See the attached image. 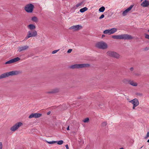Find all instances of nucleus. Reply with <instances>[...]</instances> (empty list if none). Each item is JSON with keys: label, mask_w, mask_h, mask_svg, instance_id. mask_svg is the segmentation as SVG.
Returning a JSON list of instances; mask_svg holds the SVG:
<instances>
[{"label": "nucleus", "mask_w": 149, "mask_h": 149, "mask_svg": "<svg viewBox=\"0 0 149 149\" xmlns=\"http://www.w3.org/2000/svg\"><path fill=\"white\" fill-rule=\"evenodd\" d=\"M82 28V27L81 26L79 25H77L72 26L70 28V29H73L74 31H78Z\"/></svg>", "instance_id": "ddd939ff"}, {"label": "nucleus", "mask_w": 149, "mask_h": 149, "mask_svg": "<svg viewBox=\"0 0 149 149\" xmlns=\"http://www.w3.org/2000/svg\"><path fill=\"white\" fill-rule=\"evenodd\" d=\"M96 46L97 47L103 49H105L107 48V46L106 43L102 42H99L96 44Z\"/></svg>", "instance_id": "20e7f679"}, {"label": "nucleus", "mask_w": 149, "mask_h": 149, "mask_svg": "<svg viewBox=\"0 0 149 149\" xmlns=\"http://www.w3.org/2000/svg\"><path fill=\"white\" fill-rule=\"evenodd\" d=\"M28 27L31 30L34 29H35V26L33 24H30L28 25Z\"/></svg>", "instance_id": "f3484780"}, {"label": "nucleus", "mask_w": 149, "mask_h": 149, "mask_svg": "<svg viewBox=\"0 0 149 149\" xmlns=\"http://www.w3.org/2000/svg\"><path fill=\"white\" fill-rule=\"evenodd\" d=\"M143 7H148L149 6V1L147 0L144 1L141 4Z\"/></svg>", "instance_id": "2eb2a0df"}, {"label": "nucleus", "mask_w": 149, "mask_h": 149, "mask_svg": "<svg viewBox=\"0 0 149 149\" xmlns=\"http://www.w3.org/2000/svg\"><path fill=\"white\" fill-rule=\"evenodd\" d=\"M72 51V49H69L68 50V52H68V53H71V52Z\"/></svg>", "instance_id": "2f4dec72"}, {"label": "nucleus", "mask_w": 149, "mask_h": 149, "mask_svg": "<svg viewBox=\"0 0 149 149\" xmlns=\"http://www.w3.org/2000/svg\"><path fill=\"white\" fill-rule=\"evenodd\" d=\"M120 149H124V148H120Z\"/></svg>", "instance_id": "ea45409f"}, {"label": "nucleus", "mask_w": 149, "mask_h": 149, "mask_svg": "<svg viewBox=\"0 0 149 149\" xmlns=\"http://www.w3.org/2000/svg\"><path fill=\"white\" fill-rule=\"evenodd\" d=\"M107 54L108 56L116 58H119L120 56L119 54L116 53V52L112 51L108 52L107 53Z\"/></svg>", "instance_id": "0eeeda50"}, {"label": "nucleus", "mask_w": 149, "mask_h": 149, "mask_svg": "<svg viewBox=\"0 0 149 149\" xmlns=\"http://www.w3.org/2000/svg\"><path fill=\"white\" fill-rule=\"evenodd\" d=\"M22 124V123L20 122L17 123L11 128L10 130L12 131H15L18 129L20 126H21Z\"/></svg>", "instance_id": "9d476101"}, {"label": "nucleus", "mask_w": 149, "mask_h": 149, "mask_svg": "<svg viewBox=\"0 0 149 149\" xmlns=\"http://www.w3.org/2000/svg\"><path fill=\"white\" fill-rule=\"evenodd\" d=\"M2 149V144L1 142H0V149Z\"/></svg>", "instance_id": "7c9ffc66"}, {"label": "nucleus", "mask_w": 149, "mask_h": 149, "mask_svg": "<svg viewBox=\"0 0 149 149\" xmlns=\"http://www.w3.org/2000/svg\"><path fill=\"white\" fill-rule=\"evenodd\" d=\"M89 66V65L88 64H75L70 66V68H71L74 69L75 68L87 67Z\"/></svg>", "instance_id": "39448f33"}, {"label": "nucleus", "mask_w": 149, "mask_h": 149, "mask_svg": "<svg viewBox=\"0 0 149 149\" xmlns=\"http://www.w3.org/2000/svg\"><path fill=\"white\" fill-rule=\"evenodd\" d=\"M32 20L35 22H36L38 21V19L37 17H34L32 18Z\"/></svg>", "instance_id": "4be33fe9"}, {"label": "nucleus", "mask_w": 149, "mask_h": 149, "mask_svg": "<svg viewBox=\"0 0 149 149\" xmlns=\"http://www.w3.org/2000/svg\"><path fill=\"white\" fill-rule=\"evenodd\" d=\"M81 3H79L76 5V6L77 7H78L80 6H81Z\"/></svg>", "instance_id": "c85d7f7f"}, {"label": "nucleus", "mask_w": 149, "mask_h": 149, "mask_svg": "<svg viewBox=\"0 0 149 149\" xmlns=\"http://www.w3.org/2000/svg\"><path fill=\"white\" fill-rule=\"evenodd\" d=\"M19 73V72L17 71H12L8 72H7L2 74L0 76V79L5 78L9 76L17 75Z\"/></svg>", "instance_id": "f03ea898"}, {"label": "nucleus", "mask_w": 149, "mask_h": 149, "mask_svg": "<svg viewBox=\"0 0 149 149\" xmlns=\"http://www.w3.org/2000/svg\"><path fill=\"white\" fill-rule=\"evenodd\" d=\"M57 144L59 145H61L63 143V141L62 140H60L58 141H56Z\"/></svg>", "instance_id": "5701e85b"}, {"label": "nucleus", "mask_w": 149, "mask_h": 149, "mask_svg": "<svg viewBox=\"0 0 149 149\" xmlns=\"http://www.w3.org/2000/svg\"><path fill=\"white\" fill-rule=\"evenodd\" d=\"M49 113H50V112H48V113H47V114L48 115H49Z\"/></svg>", "instance_id": "4c0bfd02"}, {"label": "nucleus", "mask_w": 149, "mask_h": 149, "mask_svg": "<svg viewBox=\"0 0 149 149\" xmlns=\"http://www.w3.org/2000/svg\"><path fill=\"white\" fill-rule=\"evenodd\" d=\"M41 115L42 114L40 113H32L29 116V118H31L33 117L37 118L40 117Z\"/></svg>", "instance_id": "4468645a"}, {"label": "nucleus", "mask_w": 149, "mask_h": 149, "mask_svg": "<svg viewBox=\"0 0 149 149\" xmlns=\"http://www.w3.org/2000/svg\"><path fill=\"white\" fill-rule=\"evenodd\" d=\"M117 31L116 29L115 28H112L111 29L106 30L104 31L103 33L105 34L110 35L116 32Z\"/></svg>", "instance_id": "6e6552de"}, {"label": "nucleus", "mask_w": 149, "mask_h": 149, "mask_svg": "<svg viewBox=\"0 0 149 149\" xmlns=\"http://www.w3.org/2000/svg\"><path fill=\"white\" fill-rule=\"evenodd\" d=\"M148 32H149V29L148 30Z\"/></svg>", "instance_id": "a19ab883"}, {"label": "nucleus", "mask_w": 149, "mask_h": 149, "mask_svg": "<svg viewBox=\"0 0 149 149\" xmlns=\"http://www.w3.org/2000/svg\"><path fill=\"white\" fill-rule=\"evenodd\" d=\"M129 83L130 85L134 86H137V83L136 82H134L133 81H131Z\"/></svg>", "instance_id": "aec40b11"}, {"label": "nucleus", "mask_w": 149, "mask_h": 149, "mask_svg": "<svg viewBox=\"0 0 149 149\" xmlns=\"http://www.w3.org/2000/svg\"><path fill=\"white\" fill-rule=\"evenodd\" d=\"M89 120V118H85V119H84L83 120V121L84 123H86V122H88Z\"/></svg>", "instance_id": "b1692460"}, {"label": "nucleus", "mask_w": 149, "mask_h": 149, "mask_svg": "<svg viewBox=\"0 0 149 149\" xmlns=\"http://www.w3.org/2000/svg\"><path fill=\"white\" fill-rule=\"evenodd\" d=\"M112 37L113 39L117 40H130L133 38L131 35L125 34L112 36Z\"/></svg>", "instance_id": "f257e3e1"}, {"label": "nucleus", "mask_w": 149, "mask_h": 149, "mask_svg": "<svg viewBox=\"0 0 149 149\" xmlns=\"http://www.w3.org/2000/svg\"><path fill=\"white\" fill-rule=\"evenodd\" d=\"M147 142L149 143V139H148V140L147 141Z\"/></svg>", "instance_id": "58836bf2"}, {"label": "nucleus", "mask_w": 149, "mask_h": 149, "mask_svg": "<svg viewBox=\"0 0 149 149\" xmlns=\"http://www.w3.org/2000/svg\"><path fill=\"white\" fill-rule=\"evenodd\" d=\"M58 89H56L53 90L52 91L48 92H47L48 93H55L58 92Z\"/></svg>", "instance_id": "6ab92c4d"}, {"label": "nucleus", "mask_w": 149, "mask_h": 149, "mask_svg": "<svg viewBox=\"0 0 149 149\" xmlns=\"http://www.w3.org/2000/svg\"><path fill=\"white\" fill-rule=\"evenodd\" d=\"M105 36V35H103L102 36V38H103V37H104Z\"/></svg>", "instance_id": "e433bc0d"}, {"label": "nucleus", "mask_w": 149, "mask_h": 149, "mask_svg": "<svg viewBox=\"0 0 149 149\" xmlns=\"http://www.w3.org/2000/svg\"><path fill=\"white\" fill-rule=\"evenodd\" d=\"M133 6V5H131L128 8L124 11L122 13L123 15V16L126 15L131 10Z\"/></svg>", "instance_id": "f8f14e48"}, {"label": "nucleus", "mask_w": 149, "mask_h": 149, "mask_svg": "<svg viewBox=\"0 0 149 149\" xmlns=\"http://www.w3.org/2000/svg\"><path fill=\"white\" fill-rule=\"evenodd\" d=\"M102 125L103 126H106L107 125V123L106 122H103L102 123Z\"/></svg>", "instance_id": "cd10ccee"}, {"label": "nucleus", "mask_w": 149, "mask_h": 149, "mask_svg": "<svg viewBox=\"0 0 149 149\" xmlns=\"http://www.w3.org/2000/svg\"><path fill=\"white\" fill-rule=\"evenodd\" d=\"M149 137V132H148L147 133V134L146 136V137L148 138Z\"/></svg>", "instance_id": "473e14b6"}, {"label": "nucleus", "mask_w": 149, "mask_h": 149, "mask_svg": "<svg viewBox=\"0 0 149 149\" xmlns=\"http://www.w3.org/2000/svg\"><path fill=\"white\" fill-rule=\"evenodd\" d=\"M65 147L67 149H69V147L68 145L67 144L65 145Z\"/></svg>", "instance_id": "72a5a7b5"}, {"label": "nucleus", "mask_w": 149, "mask_h": 149, "mask_svg": "<svg viewBox=\"0 0 149 149\" xmlns=\"http://www.w3.org/2000/svg\"><path fill=\"white\" fill-rule=\"evenodd\" d=\"M88 10V8L86 7H85L83 8H81L80 10V11L81 13H83L86 11Z\"/></svg>", "instance_id": "a211bd4d"}, {"label": "nucleus", "mask_w": 149, "mask_h": 149, "mask_svg": "<svg viewBox=\"0 0 149 149\" xmlns=\"http://www.w3.org/2000/svg\"><path fill=\"white\" fill-rule=\"evenodd\" d=\"M104 14H102V15H101L100 17H99V19H102L103 18H104Z\"/></svg>", "instance_id": "c756f323"}, {"label": "nucleus", "mask_w": 149, "mask_h": 149, "mask_svg": "<svg viewBox=\"0 0 149 149\" xmlns=\"http://www.w3.org/2000/svg\"><path fill=\"white\" fill-rule=\"evenodd\" d=\"M145 38L149 40V35L147 34H145Z\"/></svg>", "instance_id": "a878e982"}, {"label": "nucleus", "mask_w": 149, "mask_h": 149, "mask_svg": "<svg viewBox=\"0 0 149 149\" xmlns=\"http://www.w3.org/2000/svg\"><path fill=\"white\" fill-rule=\"evenodd\" d=\"M105 8L104 7L102 6L99 9V11L100 12H103L105 10Z\"/></svg>", "instance_id": "412c9836"}, {"label": "nucleus", "mask_w": 149, "mask_h": 149, "mask_svg": "<svg viewBox=\"0 0 149 149\" xmlns=\"http://www.w3.org/2000/svg\"><path fill=\"white\" fill-rule=\"evenodd\" d=\"M129 102H131L133 104V109H134L135 107L138 106L139 104L138 100L136 98L130 101Z\"/></svg>", "instance_id": "1a4fd4ad"}, {"label": "nucleus", "mask_w": 149, "mask_h": 149, "mask_svg": "<svg viewBox=\"0 0 149 149\" xmlns=\"http://www.w3.org/2000/svg\"><path fill=\"white\" fill-rule=\"evenodd\" d=\"M67 130H69V126H68L67 128Z\"/></svg>", "instance_id": "c9c22d12"}, {"label": "nucleus", "mask_w": 149, "mask_h": 149, "mask_svg": "<svg viewBox=\"0 0 149 149\" xmlns=\"http://www.w3.org/2000/svg\"><path fill=\"white\" fill-rule=\"evenodd\" d=\"M47 143H49V144H54V143H56V141H49V142L47 141Z\"/></svg>", "instance_id": "393cba45"}, {"label": "nucleus", "mask_w": 149, "mask_h": 149, "mask_svg": "<svg viewBox=\"0 0 149 149\" xmlns=\"http://www.w3.org/2000/svg\"><path fill=\"white\" fill-rule=\"evenodd\" d=\"M37 34V32L35 30L29 31L28 32L27 36L25 38L24 40H26L30 37H35Z\"/></svg>", "instance_id": "7ed1b4c3"}, {"label": "nucleus", "mask_w": 149, "mask_h": 149, "mask_svg": "<svg viewBox=\"0 0 149 149\" xmlns=\"http://www.w3.org/2000/svg\"><path fill=\"white\" fill-rule=\"evenodd\" d=\"M33 5L31 4L30 3L25 6V9L27 12L31 13L33 10Z\"/></svg>", "instance_id": "423d86ee"}, {"label": "nucleus", "mask_w": 149, "mask_h": 149, "mask_svg": "<svg viewBox=\"0 0 149 149\" xmlns=\"http://www.w3.org/2000/svg\"><path fill=\"white\" fill-rule=\"evenodd\" d=\"M20 59V58L18 57L12 59L6 62L5 64H11L14 62H16L19 61Z\"/></svg>", "instance_id": "9b49d317"}, {"label": "nucleus", "mask_w": 149, "mask_h": 149, "mask_svg": "<svg viewBox=\"0 0 149 149\" xmlns=\"http://www.w3.org/2000/svg\"><path fill=\"white\" fill-rule=\"evenodd\" d=\"M29 47L27 46H25L23 47H20L19 48V51H21L23 50H24L27 49Z\"/></svg>", "instance_id": "dca6fc26"}, {"label": "nucleus", "mask_w": 149, "mask_h": 149, "mask_svg": "<svg viewBox=\"0 0 149 149\" xmlns=\"http://www.w3.org/2000/svg\"><path fill=\"white\" fill-rule=\"evenodd\" d=\"M130 70L131 71H132L133 70V68H130Z\"/></svg>", "instance_id": "f704fd0d"}, {"label": "nucleus", "mask_w": 149, "mask_h": 149, "mask_svg": "<svg viewBox=\"0 0 149 149\" xmlns=\"http://www.w3.org/2000/svg\"><path fill=\"white\" fill-rule=\"evenodd\" d=\"M58 50H59V49L54 50V51H52V54H55V53H56V52H57L58 51Z\"/></svg>", "instance_id": "bb28decb"}]
</instances>
